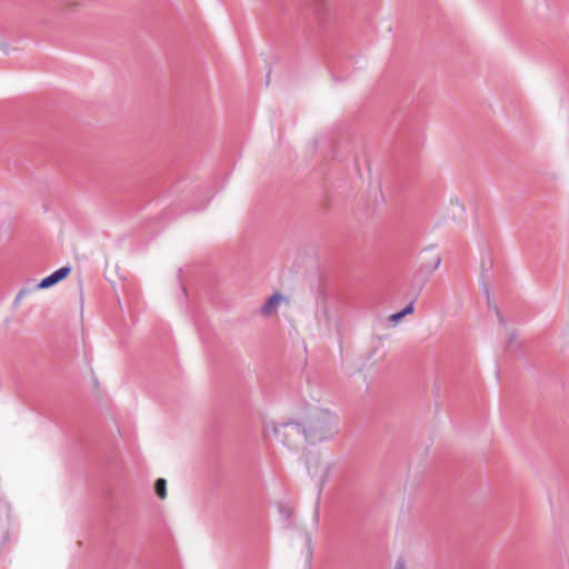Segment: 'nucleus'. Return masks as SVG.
<instances>
[{"instance_id": "nucleus-3", "label": "nucleus", "mask_w": 569, "mask_h": 569, "mask_svg": "<svg viewBox=\"0 0 569 569\" xmlns=\"http://www.w3.org/2000/svg\"><path fill=\"white\" fill-rule=\"evenodd\" d=\"M284 300L286 299L281 293L276 292L263 303V306L260 309V312L264 317H270L277 312L278 308Z\"/></svg>"}, {"instance_id": "nucleus-5", "label": "nucleus", "mask_w": 569, "mask_h": 569, "mask_svg": "<svg viewBox=\"0 0 569 569\" xmlns=\"http://www.w3.org/2000/svg\"><path fill=\"white\" fill-rule=\"evenodd\" d=\"M402 317L411 315L413 312V302H410L407 307H405L401 311H399Z\"/></svg>"}, {"instance_id": "nucleus-8", "label": "nucleus", "mask_w": 569, "mask_h": 569, "mask_svg": "<svg viewBox=\"0 0 569 569\" xmlns=\"http://www.w3.org/2000/svg\"><path fill=\"white\" fill-rule=\"evenodd\" d=\"M311 553H312L311 550H308V555H307V563H308V566L311 562Z\"/></svg>"}, {"instance_id": "nucleus-4", "label": "nucleus", "mask_w": 569, "mask_h": 569, "mask_svg": "<svg viewBox=\"0 0 569 569\" xmlns=\"http://www.w3.org/2000/svg\"><path fill=\"white\" fill-rule=\"evenodd\" d=\"M166 486H167V482L162 478H160V479H158L156 481V485H154L156 493L161 499H164L166 496H167V488H166Z\"/></svg>"}, {"instance_id": "nucleus-2", "label": "nucleus", "mask_w": 569, "mask_h": 569, "mask_svg": "<svg viewBox=\"0 0 569 569\" xmlns=\"http://www.w3.org/2000/svg\"><path fill=\"white\" fill-rule=\"evenodd\" d=\"M71 271L70 267H62L54 272H52L50 276L43 278L38 284H36L37 289H47L50 288L61 280H63Z\"/></svg>"}, {"instance_id": "nucleus-1", "label": "nucleus", "mask_w": 569, "mask_h": 569, "mask_svg": "<svg viewBox=\"0 0 569 569\" xmlns=\"http://www.w3.org/2000/svg\"><path fill=\"white\" fill-rule=\"evenodd\" d=\"M286 429L302 432L310 443L332 439L340 430L339 417L336 412L320 407H312L303 423L288 422Z\"/></svg>"}, {"instance_id": "nucleus-6", "label": "nucleus", "mask_w": 569, "mask_h": 569, "mask_svg": "<svg viewBox=\"0 0 569 569\" xmlns=\"http://www.w3.org/2000/svg\"><path fill=\"white\" fill-rule=\"evenodd\" d=\"M402 315L400 312H396V313H392L390 317H389V321L392 322L393 325H397L398 322H400V320L402 319Z\"/></svg>"}, {"instance_id": "nucleus-10", "label": "nucleus", "mask_w": 569, "mask_h": 569, "mask_svg": "<svg viewBox=\"0 0 569 569\" xmlns=\"http://www.w3.org/2000/svg\"><path fill=\"white\" fill-rule=\"evenodd\" d=\"M440 264V259H437V262H436V268H438V266Z\"/></svg>"}, {"instance_id": "nucleus-9", "label": "nucleus", "mask_w": 569, "mask_h": 569, "mask_svg": "<svg viewBox=\"0 0 569 569\" xmlns=\"http://www.w3.org/2000/svg\"><path fill=\"white\" fill-rule=\"evenodd\" d=\"M26 293V290H21L19 295L17 296V299H20Z\"/></svg>"}, {"instance_id": "nucleus-7", "label": "nucleus", "mask_w": 569, "mask_h": 569, "mask_svg": "<svg viewBox=\"0 0 569 569\" xmlns=\"http://www.w3.org/2000/svg\"><path fill=\"white\" fill-rule=\"evenodd\" d=\"M395 569H407V568H406L405 562L399 561V562L396 565V568H395Z\"/></svg>"}]
</instances>
